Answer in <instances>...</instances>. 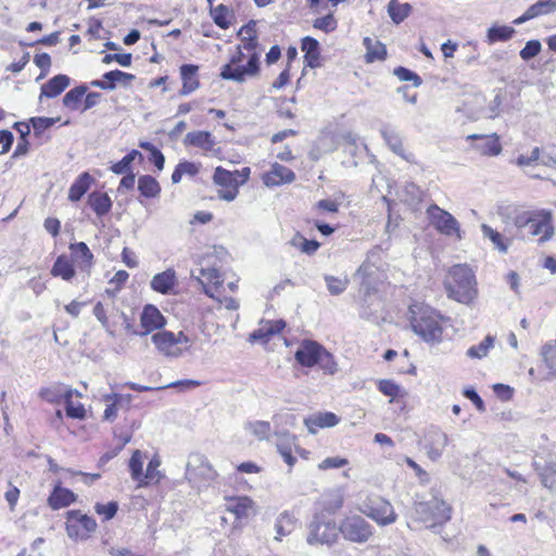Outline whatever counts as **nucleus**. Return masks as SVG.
Listing matches in <instances>:
<instances>
[{"mask_svg": "<svg viewBox=\"0 0 556 556\" xmlns=\"http://www.w3.org/2000/svg\"><path fill=\"white\" fill-rule=\"evenodd\" d=\"M453 507L446 501L433 496L432 498L414 504L409 514L408 526L414 530H435L452 519Z\"/></svg>", "mask_w": 556, "mask_h": 556, "instance_id": "obj_4", "label": "nucleus"}, {"mask_svg": "<svg viewBox=\"0 0 556 556\" xmlns=\"http://www.w3.org/2000/svg\"><path fill=\"white\" fill-rule=\"evenodd\" d=\"M226 510L235 516L237 520L249 518L255 514V502L248 495L226 496Z\"/></svg>", "mask_w": 556, "mask_h": 556, "instance_id": "obj_17", "label": "nucleus"}, {"mask_svg": "<svg viewBox=\"0 0 556 556\" xmlns=\"http://www.w3.org/2000/svg\"><path fill=\"white\" fill-rule=\"evenodd\" d=\"M394 74L399 77L402 81H413L415 86L420 85L421 78L410 70L399 66L394 70Z\"/></svg>", "mask_w": 556, "mask_h": 556, "instance_id": "obj_62", "label": "nucleus"}, {"mask_svg": "<svg viewBox=\"0 0 556 556\" xmlns=\"http://www.w3.org/2000/svg\"><path fill=\"white\" fill-rule=\"evenodd\" d=\"M76 501L77 495L72 490L64 488L59 480L54 483L47 498V504L52 510H59L71 506Z\"/></svg>", "mask_w": 556, "mask_h": 556, "instance_id": "obj_20", "label": "nucleus"}, {"mask_svg": "<svg viewBox=\"0 0 556 556\" xmlns=\"http://www.w3.org/2000/svg\"><path fill=\"white\" fill-rule=\"evenodd\" d=\"M313 27L325 34L334 31L338 28V21L333 13H328L313 21Z\"/></svg>", "mask_w": 556, "mask_h": 556, "instance_id": "obj_52", "label": "nucleus"}, {"mask_svg": "<svg viewBox=\"0 0 556 556\" xmlns=\"http://www.w3.org/2000/svg\"><path fill=\"white\" fill-rule=\"evenodd\" d=\"M327 288L331 294H340L342 293L346 288V281H343L342 279L334 277V276H326L325 277Z\"/></svg>", "mask_w": 556, "mask_h": 556, "instance_id": "obj_61", "label": "nucleus"}, {"mask_svg": "<svg viewBox=\"0 0 556 556\" xmlns=\"http://www.w3.org/2000/svg\"><path fill=\"white\" fill-rule=\"evenodd\" d=\"M139 147L150 152L149 161L154 164L157 170H162L164 168L165 157L154 144L148 141H141L139 142Z\"/></svg>", "mask_w": 556, "mask_h": 556, "instance_id": "obj_53", "label": "nucleus"}, {"mask_svg": "<svg viewBox=\"0 0 556 556\" xmlns=\"http://www.w3.org/2000/svg\"><path fill=\"white\" fill-rule=\"evenodd\" d=\"M295 180L294 172L279 163H274L270 169L262 175V181L267 187L291 184Z\"/></svg>", "mask_w": 556, "mask_h": 556, "instance_id": "obj_21", "label": "nucleus"}, {"mask_svg": "<svg viewBox=\"0 0 556 556\" xmlns=\"http://www.w3.org/2000/svg\"><path fill=\"white\" fill-rule=\"evenodd\" d=\"M515 33V29L507 25L492 26L488 30V41L489 43L507 41L514 36Z\"/></svg>", "mask_w": 556, "mask_h": 556, "instance_id": "obj_49", "label": "nucleus"}, {"mask_svg": "<svg viewBox=\"0 0 556 556\" xmlns=\"http://www.w3.org/2000/svg\"><path fill=\"white\" fill-rule=\"evenodd\" d=\"M131 396L128 395H122L118 393H111L105 394L103 396V401L106 404V407L103 412V418L109 421H114L117 417L118 409L122 406L123 402H126L127 404L130 402Z\"/></svg>", "mask_w": 556, "mask_h": 556, "instance_id": "obj_36", "label": "nucleus"}, {"mask_svg": "<svg viewBox=\"0 0 556 556\" xmlns=\"http://www.w3.org/2000/svg\"><path fill=\"white\" fill-rule=\"evenodd\" d=\"M344 495L340 490L331 491L325 495L323 508L325 511L334 514L343 507Z\"/></svg>", "mask_w": 556, "mask_h": 556, "instance_id": "obj_47", "label": "nucleus"}, {"mask_svg": "<svg viewBox=\"0 0 556 556\" xmlns=\"http://www.w3.org/2000/svg\"><path fill=\"white\" fill-rule=\"evenodd\" d=\"M446 435L442 434L438 437V439L428 446L427 454L430 459L437 460L438 458L441 457L443 450L446 445Z\"/></svg>", "mask_w": 556, "mask_h": 556, "instance_id": "obj_54", "label": "nucleus"}, {"mask_svg": "<svg viewBox=\"0 0 556 556\" xmlns=\"http://www.w3.org/2000/svg\"><path fill=\"white\" fill-rule=\"evenodd\" d=\"M556 11V0H538L530 5L525 13L514 21V24L520 25L535 17L547 15Z\"/></svg>", "mask_w": 556, "mask_h": 556, "instance_id": "obj_28", "label": "nucleus"}, {"mask_svg": "<svg viewBox=\"0 0 556 556\" xmlns=\"http://www.w3.org/2000/svg\"><path fill=\"white\" fill-rule=\"evenodd\" d=\"M349 464V460L344 457H327L318 464L319 470L338 469Z\"/></svg>", "mask_w": 556, "mask_h": 556, "instance_id": "obj_58", "label": "nucleus"}, {"mask_svg": "<svg viewBox=\"0 0 556 556\" xmlns=\"http://www.w3.org/2000/svg\"><path fill=\"white\" fill-rule=\"evenodd\" d=\"M94 511L100 517L102 522L109 521L113 519L118 511V503L116 501H111L108 503H96Z\"/></svg>", "mask_w": 556, "mask_h": 556, "instance_id": "obj_51", "label": "nucleus"}, {"mask_svg": "<svg viewBox=\"0 0 556 556\" xmlns=\"http://www.w3.org/2000/svg\"><path fill=\"white\" fill-rule=\"evenodd\" d=\"M70 86V77L64 74L55 75L41 86L40 97L56 98Z\"/></svg>", "mask_w": 556, "mask_h": 556, "instance_id": "obj_32", "label": "nucleus"}, {"mask_svg": "<svg viewBox=\"0 0 556 556\" xmlns=\"http://www.w3.org/2000/svg\"><path fill=\"white\" fill-rule=\"evenodd\" d=\"M362 511L380 527L392 525L397 520L393 505L380 496L369 497Z\"/></svg>", "mask_w": 556, "mask_h": 556, "instance_id": "obj_15", "label": "nucleus"}, {"mask_svg": "<svg viewBox=\"0 0 556 556\" xmlns=\"http://www.w3.org/2000/svg\"><path fill=\"white\" fill-rule=\"evenodd\" d=\"M136 159L142 160L143 156L138 150H131L121 161L112 164L110 169L116 175L129 173V172H131L130 170L131 163Z\"/></svg>", "mask_w": 556, "mask_h": 556, "instance_id": "obj_46", "label": "nucleus"}, {"mask_svg": "<svg viewBox=\"0 0 556 556\" xmlns=\"http://www.w3.org/2000/svg\"><path fill=\"white\" fill-rule=\"evenodd\" d=\"M407 320L413 332L431 344L443 341L445 329L451 321L450 317L442 315L431 305L420 301H414L408 305Z\"/></svg>", "mask_w": 556, "mask_h": 556, "instance_id": "obj_2", "label": "nucleus"}, {"mask_svg": "<svg viewBox=\"0 0 556 556\" xmlns=\"http://www.w3.org/2000/svg\"><path fill=\"white\" fill-rule=\"evenodd\" d=\"M81 393L75 389L67 388L66 396L63 400L65 404V415L71 419L84 420L87 417L85 405L80 402H74V397H81Z\"/></svg>", "mask_w": 556, "mask_h": 556, "instance_id": "obj_30", "label": "nucleus"}, {"mask_svg": "<svg viewBox=\"0 0 556 556\" xmlns=\"http://www.w3.org/2000/svg\"><path fill=\"white\" fill-rule=\"evenodd\" d=\"M494 337L488 334L479 344L472 345L467 350V356L470 358H483L494 346Z\"/></svg>", "mask_w": 556, "mask_h": 556, "instance_id": "obj_50", "label": "nucleus"}, {"mask_svg": "<svg viewBox=\"0 0 556 556\" xmlns=\"http://www.w3.org/2000/svg\"><path fill=\"white\" fill-rule=\"evenodd\" d=\"M287 327L283 319L262 321L261 326L250 334V342L268 343L276 334L281 333Z\"/></svg>", "mask_w": 556, "mask_h": 556, "instance_id": "obj_22", "label": "nucleus"}, {"mask_svg": "<svg viewBox=\"0 0 556 556\" xmlns=\"http://www.w3.org/2000/svg\"><path fill=\"white\" fill-rule=\"evenodd\" d=\"M294 359L302 367H318L328 376L338 371V364L333 354L315 340L305 339L301 341L294 353Z\"/></svg>", "mask_w": 556, "mask_h": 556, "instance_id": "obj_7", "label": "nucleus"}, {"mask_svg": "<svg viewBox=\"0 0 556 556\" xmlns=\"http://www.w3.org/2000/svg\"><path fill=\"white\" fill-rule=\"evenodd\" d=\"M138 190L147 199H155L161 194L160 182L151 175H142L138 179Z\"/></svg>", "mask_w": 556, "mask_h": 556, "instance_id": "obj_38", "label": "nucleus"}, {"mask_svg": "<svg viewBox=\"0 0 556 556\" xmlns=\"http://www.w3.org/2000/svg\"><path fill=\"white\" fill-rule=\"evenodd\" d=\"M200 66L197 64H182L179 67V77L181 80V88L179 96H189L197 91L201 86L200 80Z\"/></svg>", "mask_w": 556, "mask_h": 556, "instance_id": "obj_18", "label": "nucleus"}, {"mask_svg": "<svg viewBox=\"0 0 556 556\" xmlns=\"http://www.w3.org/2000/svg\"><path fill=\"white\" fill-rule=\"evenodd\" d=\"M239 43L220 68L219 76L225 80L244 83L261 74L262 45L258 40L256 22L251 20L238 31Z\"/></svg>", "mask_w": 556, "mask_h": 556, "instance_id": "obj_1", "label": "nucleus"}, {"mask_svg": "<svg viewBox=\"0 0 556 556\" xmlns=\"http://www.w3.org/2000/svg\"><path fill=\"white\" fill-rule=\"evenodd\" d=\"M87 91L86 85L74 87L64 94L63 105L70 111L84 113V99Z\"/></svg>", "mask_w": 556, "mask_h": 556, "instance_id": "obj_33", "label": "nucleus"}, {"mask_svg": "<svg viewBox=\"0 0 556 556\" xmlns=\"http://www.w3.org/2000/svg\"><path fill=\"white\" fill-rule=\"evenodd\" d=\"M301 50L306 66L316 68L321 65L320 47L317 39L311 36L302 38Z\"/></svg>", "mask_w": 556, "mask_h": 556, "instance_id": "obj_27", "label": "nucleus"}, {"mask_svg": "<svg viewBox=\"0 0 556 556\" xmlns=\"http://www.w3.org/2000/svg\"><path fill=\"white\" fill-rule=\"evenodd\" d=\"M377 389L384 396L389 397L390 403L404 401L408 393L400 384L391 379H381L377 382Z\"/></svg>", "mask_w": 556, "mask_h": 556, "instance_id": "obj_34", "label": "nucleus"}, {"mask_svg": "<svg viewBox=\"0 0 556 556\" xmlns=\"http://www.w3.org/2000/svg\"><path fill=\"white\" fill-rule=\"evenodd\" d=\"M200 276L199 281L203 287L204 293L214 299L215 293L220 289L224 282L220 271L215 267L202 268Z\"/></svg>", "mask_w": 556, "mask_h": 556, "instance_id": "obj_24", "label": "nucleus"}, {"mask_svg": "<svg viewBox=\"0 0 556 556\" xmlns=\"http://www.w3.org/2000/svg\"><path fill=\"white\" fill-rule=\"evenodd\" d=\"M185 144L201 149L205 154L219 151V149H214L216 142L212 134L205 130L188 132L185 137Z\"/></svg>", "mask_w": 556, "mask_h": 556, "instance_id": "obj_26", "label": "nucleus"}, {"mask_svg": "<svg viewBox=\"0 0 556 556\" xmlns=\"http://www.w3.org/2000/svg\"><path fill=\"white\" fill-rule=\"evenodd\" d=\"M443 286L448 299L469 305L478 295L476 275L467 264L451 266L444 277Z\"/></svg>", "mask_w": 556, "mask_h": 556, "instance_id": "obj_5", "label": "nucleus"}, {"mask_svg": "<svg viewBox=\"0 0 556 556\" xmlns=\"http://www.w3.org/2000/svg\"><path fill=\"white\" fill-rule=\"evenodd\" d=\"M134 79V74L126 73L119 70H114L103 74L102 80H92L90 85L92 87H97L103 90H113L115 89L117 83L124 86H128L131 84Z\"/></svg>", "mask_w": 556, "mask_h": 556, "instance_id": "obj_23", "label": "nucleus"}, {"mask_svg": "<svg viewBox=\"0 0 556 556\" xmlns=\"http://www.w3.org/2000/svg\"><path fill=\"white\" fill-rule=\"evenodd\" d=\"M542 46L539 40H529L526 46L520 50V58L528 61L536 56L541 52Z\"/></svg>", "mask_w": 556, "mask_h": 556, "instance_id": "obj_56", "label": "nucleus"}, {"mask_svg": "<svg viewBox=\"0 0 556 556\" xmlns=\"http://www.w3.org/2000/svg\"><path fill=\"white\" fill-rule=\"evenodd\" d=\"M412 12V5L407 2L402 3L399 0H390L388 3V13L391 20L400 24L403 22Z\"/></svg>", "mask_w": 556, "mask_h": 556, "instance_id": "obj_44", "label": "nucleus"}, {"mask_svg": "<svg viewBox=\"0 0 556 556\" xmlns=\"http://www.w3.org/2000/svg\"><path fill=\"white\" fill-rule=\"evenodd\" d=\"M97 521L80 509H71L65 514V531L74 541H86L96 532Z\"/></svg>", "mask_w": 556, "mask_h": 556, "instance_id": "obj_12", "label": "nucleus"}, {"mask_svg": "<svg viewBox=\"0 0 556 556\" xmlns=\"http://www.w3.org/2000/svg\"><path fill=\"white\" fill-rule=\"evenodd\" d=\"M147 455L140 451L135 450L128 460V470L130 478L136 482L137 488H147L150 485H159L165 478V473L160 469L162 459L160 455H153L143 471V465Z\"/></svg>", "mask_w": 556, "mask_h": 556, "instance_id": "obj_8", "label": "nucleus"}, {"mask_svg": "<svg viewBox=\"0 0 556 556\" xmlns=\"http://www.w3.org/2000/svg\"><path fill=\"white\" fill-rule=\"evenodd\" d=\"M467 141L481 140L482 143L475 144L473 149L483 156H497L502 153L503 147L497 134L478 135L472 134L466 137Z\"/></svg>", "mask_w": 556, "mask_h": 556, "instance_id": "obj_19", "label": "nucleus"}, {"mask_svg": "<svg viewBox=\"0 0 556 556\" xmlns=\"http://www.w3.org/2000/svg\"><path fill=\"white\" fill-rule=\"evenodd\" d=\"M166 318L161 311L153 304H146L140 314L141 331L139 336H148L154 331H161L166 326Z\"/></svg>", "mask_w": 556, "mask_h": 556, "instance_id": "obj_16", "label": "nucleus"}, {"mask_svg": "<svg viewBox=\"0 0 556 556\" xmlns=\"http://www.w3.org/2000/svg\"><path fill=\"white\" fill-rule=\"evenodd\" d=\"M132 61V56L130 53H114V54H105L102 59V63L110 64L112 62H116L122 66H130Z\"/></svg>", "mask_w": 556, "mask_h": 556, "instance_id": "obj_60", "label": "nucleus"}, {"mask_svg": "<svg viewBox=\"0 0 556 556\" xmlns=\"http://www.w3.org/2000/svg\"><path fill=\"white\" fill-rule=\"evenodd\" d=\"M210 16L220 29H228L235 21L233 10L226 4L210 5Z\"/></svg>", "mask_w": 556, "mask_h": 556, "instance_id": "obj_35", "label": "nucleus"}, {"mask_svg": "<svg viewBox=\"0 0 556 556\" xmlns=\"http://www.w3.org/2000/svg\"><path fill=\"white\" fill-rule=\"evenodd\" d=\"M67 388L60 382L43 387L39 391V397L51 404H60L66 396Z\"/></svg>", "mask_w": 556, "mask_h": 556, "instance_id": "obj_39", "label": "nucleus"}, {"mask_svg": "<svg viewBox=\"0 0 556 556\" xmlns=\"http://www.w3.org/2000/svg\"><path fill=\"white\" fill-rule=\"evenodd\" d=\"M102 23L97 18H90L87 23L86 36L89 40H98L101 38Z\"/></svg>", "mask_w": 556, "mask_h": 556, "instance_id": "obj_64", "label": "nucleus"}, {"mask_svg": "<svg viewBox=\"0 0 556 556\" xmlns=\"http://www.w3.org/2000/svg\"><path fill=\"white\" fill-rule=\"evenodd\" d=\"M151 341L161 354L168 357L181 356L192 344V340L184 331L175 333L165 329L154 332Z\"/></svg>", "mask_w": 556, "mask_h": 556, "instance_id": "obj_10", "label": "nucleus"}, {"mask_svg": "<svg viewBox=\"0 0 556 556\" xmlns=\"http://www.w3.org/2000/svg\"><path fill=\"white\" fill-rule=\"evenodd\" d=\"M481 230L483 236L488 238L500 252L506 253L508 251L510 239L485 224L481 226Z\"/></svg>", "mask_w": 556, "mask_h": 556, "instance_id": "obj_41", "label": "nucleus"}, {"mask_svg": "<svg viewBox=\"0 0 556 556\" xmlns=\"http://www.w3.org/2000/svg\"><path fill=\"white\" fill-rule=\"evenodd\" d=\"M276 540L280 541L282 536L290 534L294 529V520L292 516L285 511L279 515L275 523Z\"/></svg>", "mask_w": 556, "mask_h": 556, "instance_id": "obj_48", "label": "nucleus"}, {"mask_svg": "<svg viewBox=\"0 0 556 556\" xmlns=\"http://www.w3.org/2000/svg\"><path fill=\"white\" fill-rule=\"evenodd\" d=\"M556 476V459L545 464L542 469L541 478L545 486H552L553 478Z\"/></svg>", "mask_w": 556, "mask_h": 556, "instance_id": "obj_63", "label": "nucleus"}, {"mask_svg": "<svg viewBox=\"0 0 556 556\" xmlns=\"http://www.w3.org/2000/svg\"><path fill=\"white\" fill-rule=\"evenodd\" d=\"M290 244L304 254L313 255L320 248V243L316 240L306 239L301 232H295Z\"/></svg>", "mask_w": 556, "mask_h": 556, "instance_id": "obj_43", "label": "nucleus"}, {"mask_svg": "<svg viewBox=\"0 0 556 556\" xmlns=\"http://www.w3.org/2000/svg\"><path fill=\"white\" fill-rule=\"evenodd\" d=\"M340 535L339 526L333 519L315 515L307 526L306 542L309 545H333Z\"/></svg>", "mask_w": 556, "mask_h": 556, "instance_id": "obj_11", "label": "nucleus"}, {"mask_svg": "<svg viewBox=\"0 0 556 556\" xmlns=\"http://www.w3.org/2000/svg\"><path fill=\"white\" fill-rule=\"evenodd\" d=\"M541 355L548 369V375L556 378V339L543 345Z\"/></svg>", "mask_w": 556, "mask_h": 556, "instance_id": "obj_45", "label": "nucleus"}, {"mask_svg": "<svg viewBox=\"0 0 556 556\" xmlns=\"http://www.w3.org/2000/svg\"><path fill=\"white\" fill-rule=\"evenodd\" d=\"M87 205L97 217L102 218L112 211L113 201L106 192L94 190L88 194Z\"/></svg>", "mask_w": 556, "mask_h": 556, "instance_id": "obj_25", "label": "nucleus"}, {"mask_svg": "<svg viewBox=\"0 0 556 556\" xmlns=\"http://www.w3.org/2000/svg\"><path fill=\"white\" fill-rule=\"evenodd\" d=\"M343 539L357 544H364L371 540L375 533L374 527L359 515L345 516L339 525Z\"/></svg>", "mask_w": 556, "mask_h": 556, "instance_id": "obj_13", "label": "nucleus"}, {"mask_svg": "<svg viewBox=\"0 0 556 556\" xmlns=\"http://www.w3.org/2000/svg\"><path fill=\"white\" fill-rule=\"evenodd\" d=\"M58 119L50 118V117H31L29 119V123L31 127L34 128V131L36 135H40L46 129L52 127Z\"/></svg>", "mask_w": 556, "mask_h": 556, "instance_id": "obj_57", "label": "nucleus"}, {"mask_svg": "<svg viewBox=\"0 0 556 556\" xmlns=\"http://www.w3.org/2000/svg\"><path fill=\"white\" fill-rule=\"evenodd\" d=\"M513 220L517 229L528 228L529 233L535 237L539 243H545L555 236L554 214L551 210L522 211L517 213Z\"/></svg>", "mask_w": 556, "mask_h": 556, "instance_id": "obj_6", "label": "nucleus"}, {"mask_svg": "<svg viewBox=\"0 0 556 556\" xmlns=\"http://www.w3.org/2000/svg\"><path fill=\"white\" fill-rule=\"evenodd\" d=\"M363 43L366 48V53L364 55L366 63H374L376 61H384L387 59V48L386 46L377 39H372L370 37H365Z\"/></svg>", "mask_w": 556, "mask_h": 556, "instance_id": "obj_37", "label": "nucleus"}, {"mask_svg": "<svg viewBox=\"0 0 556 556\" xmlns=\"http://www.w3.org/2000/svg\"><path fill=\"white\" fill-rule=\"evenodd\" d=\"M201 165L190 161L179 162L173 174L172 181L173 184H178L184 176L194 177L200 173Z\"/></svg>", "mask_w": 556, "mask_h": 556, "instance_id": "obj_42", "label": "nucleus"}, {"mask_svg": "<svg viewBox=\"0 0 556 556\" xmlns=\"http://www.w3.org/2000/svg\"><path fill=\"white\" fill-rule=\"evenodd\" d=\"M68 251L70 254L63 253L56 257L50 269L51 276L64 281H72L77 271L89 276L94 265V255L89 247L83 241L72 242Z\"/></svg>", "mask_w": 556, "mask_h": 556, "instance_id": "obj_3", "label": "nucleus"}, {"mask_svg": "<svg viewBox=\"0 0 556 556\" xmlns=\"http://www.w3.org/2000/svg\"><path fill=\"white\" fill-rule=\"evenodd\" d=\"M338 422L339 418L336 414L331 412H325L312 416L309 419H307L306 425L312 432H315L317 429L333 427Z\"/></svg>", "mask_w": 556, "mask_h": 556, "instance_id": "obj_40", "label": "nucleus"}, {"mask_svg": "<svg viewBox=\"0 0 556 556\" xmlns=\"http://www.w3.org/2000/svg\"><path fill=\"white\" fill-rule=\"evenodd\" d=\"M250 430L258 440H265L269 438L271 427L268 421L257 420L250 424Z\"/></svg>", "mask_w": 556, "mask_h": 556, "instance_id": "obj_55", "label": "nucleus"}, {"mask_svg": "<svg viewBox=\"0 0 556 556\" xmlns=\"http://www.w3.org/2000/svg\"><path fill=\"white\" fill-rule=\"evenodd\" d=\"M426 214L430 225L441 235L462 239L460 226L457 219L444 208L437 204H430Z\"/></svg>", "mask_w": 556, "mask_h": 556, "instance_id": "obj_14", "label": "nucleus"}, {"mask_svg": "<svg viewBox=\"0 0 556 556\" xmlns=\"http://www.w3.org/2000/svg\"><path fill=\"white\" fill-rule=\"evenodd\" d=\"M94 182V178L88 172L79 174L68 189V201L72 203L80 201Z\"/></svg>", "mask_w": 556, "mask_h": 556, "instance_id": "obj_29", "label": "nucleus"}, {"mask_svg": "<svg viewBox=\"0 0 556 556\" xmlns=\"http://www.w3.org/2000/svg\"><path fill=\"white\" fill-rule=\"evenodd\" d=\"M176 286V273L170 268L156 274L151 280V288L161 294L172 293Z\"/></svg>", "mask_w": 556, "mask_h": 556, "instance_id": "obj_31", "label": "nucleus"}, {"mask_svg": "<svg viewBox=\"0 0 556 556\" xmlns=\"http://www.w3.org/2000/svg\"><path fill=\"white\" fill-rule=\"evenodd\" d=\"M540 155H541V150H540L539 147H535V148L532 149L530 155L520 154L516 159L515 163L519 167L531 166V165L535 164L539 161Z\"/></svg>", "mask_w": 556, "mask_h": 556, "instance_id": "obj_59", "label": "nucleus"}, {"mask_svg": "<svg viewBox=\"0 0 556 556\" xmlns=\"http://www.w3.org/2000/svg\"><path fill=\"white\" fill-rule=\"evenodd\" d=\"M250 176L251 168L248 166L235 170L217 166L214 169L212 181L217 188L218 198L231 202L238 197L240 187L249 181Z\"/></svg>", "mask_w": 556, "mask_h": 556, "instance_id": "obj_9", "label": "nucleus"}]
</instances>
